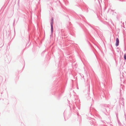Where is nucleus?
Listing matches in <instances>:
<instances>
[{"mask_svg":"<svg viewBox=\"0 0 126 126\" xmlns=\"http://www.w3.org/2000/svg\"><path fill=\"white\" fill-rule=\"evenodd\" d=\"M51 21H52V22H51V32H52L53 31V18H52Z\"/></svg>","mask_w":126,"mask_h":126,"instance_id":"nucleus-2","label":"nucleus"},{"mask_svg":"<svg viewBox=\"0 0 126 126\" xmlns=\"http://www.w3.org/2000/svg\"><path fill=\"white\" fill-rule=\"evenodd\" d=\"M124 58L125 60H126V54H124Z\"/></svg>","mask_w":126,"mask_h":126,"instance_id":"nucleus-3","label":"nucleus"},{"mask_svg":"<svg viewBox=\"0 0 126 126\" xmlns=\"http://www.w3.org/2000/svg\"><path fill=\"white\" fill-rule=\"evenodd\" d=\"M119 40L118 38H117L116 39V46H118L119 44Z\"/></svg>","mask_w":126,"mask_h":126,"instance_id":"nucleus-1","label":"nucleus"}]
</instances>
